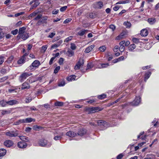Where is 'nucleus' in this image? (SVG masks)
I'll use <instances>...</instances> for the list:
<instances>
[{
    "label": "nucleus",
    "mask_w": 159,
    "mask_h": 159,
    "mask_svg": "<svg viewBox=\"0 0 159 159\" xmlns=\"http://www.w3.org/2000/svg\"><path fill=\"white\" fill-rule=\"evenodd\" d=\"M29 36V33L26 32L22 34V39L24 40L26 39Z\"/></svg>",
    "instance_id": "obj_17"
},
{
    "label": "nucleus",
    "mask_w": 159,
    "mask_h": 159,
    "mask_svg": "<svg viewBox=\"0 0 159 159\" xmlns=\"http://www.w3.org/2000/svg\"><path fill=\"white\" fill-rule=\"evenodd\" d=\"M151 74L150 72H148L145 75L144 81L146 82L147 80L149 78Z\"/></svg>",
    "instance_id": "obj_19"
},
{
    "label": "nucleus",
    "mask_w": 159,
    "mask_h": 159,
    "mask_svg": "<svg viewBox=\"0 0 159 159\" xmlns=\"http://www.w3.org/2000/svg\"><path fill=\"white\" fill-rule=\"evenodd\" d=\"M54 104L56 106L61 107L63 106L64 104V103L62 102L57 101Z\"/></svg>",
    "instance_id": "obj_28"
},
{
    "label": "nucleus",
    "mask_w": 159,
    "mask_h": 159,
    "mask_svg": "<svg viewBox=\"0 0 159 159\" xmlns=\"http://www.w3.org/2000/svg\"><path fill=\"white\" fill-rule=\"evenodd\" d=\"M132 41L134 43H138L140 42V39L137 38H133Z\"/></svg>",
    "instance_id": "obj_36"
},
{
    "label": "nucleus",
    "mask_w": 159,
    "mask_h": 159,
    "mask_svg": "<svg viewBox=\"0 0 159 159\" xmlns=\"http://www.w3.org/2000/svg\"><path fill=\"white\" fill-rule=\"evenodd\" d=\"M119 48V46H118L116 45L114 47L113 51L114 52H116L118 51Z\"/></svg>",
    "instance_id": "obj_56"
},
{
    "label": "nucleus",
    "mask_w": 159,
    "mask_h": 159,
    "mask_svg": "<svg viewBox=\"0 0 159 159\" xmlns=\"http://www.w3.org/2000/svg\"><path fill=\"white\" fill-rule=\"evenodd\" d=\"M33 128L34 130H38V129H42L43 127L37 125H35L33 126Z\"/></svg>",
    "instance_id": "obj_31"
},
{
    "label": "nucleus",
    "mask_w": 159,
    "mask_h": 159,
    "mask_svg": "<svg viewBox=\"0 0 159 159\" xmlns=\"http://www.w3.org/2000/svg\"><path fill=\"white\" fill-rule=\"evenodd\" d=\"M67 8V6H65L62 7L60 8V11L61 12H63V11H65L66 9Z\"/></svg>",
    "instance_id": "obj_40"
},
{
    "label": "nucleus",
    "mask_w": 159,
    "mask_h": 159,
    "mask_svg": "<svg viewBox=\"0 0 159 159\" xmlns=\"http://www.w3.org/2000/svg\"><path fill=\"white\" fill-rule=\"evenodd\" d=\"M84 64V61L83 59L82 58H80L79 61L75 66V69L76 70H79L81 66H83Z\"/></svg>",
    "instance_id": "obj_6"
},
{
    "label": "nucleus",
    "mask_w": 159,
    "mask_h": 159,
    "mask_svg": "<svg viewBox=\"0 0 159 159\" xmlns=\"http://www.w3.org/2000/svg\"><path fill=\"white\" fill-rule=\"evenodd\" d=\"M18 131L16 130L15 131H8L6 133V135L9 137H15L18 136Z\"/></svg>",
    "instance_id": "obj_5"
},
{
    "label": "nucleus",
    "mask_w": 159,
    "mask_h": 159,
    "mask_svg": "<svg viewBox=\"0 0 159 159\" xmlns=\"http://www.w3.org/2000/svg\"><path fill=\"white\" fill-rule=\"evenodd\" d=\"M66 54L69 57H71L74 55V52L71 50H69L67 52Z\"/></svg>",
    "instance_id": "obj_24"
},
{
    "label": "nucleus",
    "mask_w": 159,
    "mask_h": 159,
    "mask_svg": "<svg viewBox=\"0 0 159 159\" xmlns=\"http://www.w3.org/2000/svg\"><path fill=\"white\" fill-rule=\"evenodd\" d=\"M7 102L5 101L4 100H3L0 101V106L2 107H4L5 106L7 103Z\"/></svg>",
    "instance_id": "obj_34"
},
{
    "label": "nucleus",
    "mask_w": 159,
    "mask_h": 159,
    "mask_svg": "<svg viewBox=\"0 0 159 159\" xmlns=\"http://www.w3.org/2000/svg\"><path fill=\"white\" fill-rule=\"evenodd\" d=\"M86 130L83 129H80L78 133H76L77 135V136L78 135H79L80 136H82L84 134L86 133Z\"/></svg>",
    "instance_id": "obj_10"
},
{
    "label": "nucleus",
    "mask_w": 159,
    "mask_h": 159,
    "mask_svg": "<svg viewBox=\"0 0 159 159\" xmlns=\"http://www.w3.org/2000/svg\"><path fill=\"white\" fill-rule=\"evenodd\" d=\"M62 138L61 136H56L54 137V139L56 140L61 139Z\"/></svg>",
    "instance_id": "obj_53"
},
{
    "label": "nucleus",
    "mask_w": 159,
    "mask_h": 159,
    "mask_svg": "<svg viewBox=\"0 0 159 159\" xmlns=\"http://www.w3.org/2000/svg\"><path fill=\"white\" fill-rule=\"evenodd\" d=\"M55 34V33L53 32L51 33L48 36V37L50 38H52Z\"/></svg>",
    "instance_id": "obj_64"
},
{
    "label": "nucleus",
    "mask_w": 159,
    "mask_h": 159,
    "mask_svg": "<svg viewBox=\"0 0 159 159\" xmlns=\"http://www.w3.org/2000/svg\"><path fill=\"white\" fill-rule=\"evenodd\" d=\"M66 135L70 137H73L77 136L76 133H75L73 131H69L66 133Z\"/></svg>",
    "instance_id": "obj_12"
},
{
    "label": "nucleus",
    "mask_w": 159,
    "mask_h": 159,
    "mask_svg": "<svg viewBox=\"0 0 159 159\" xmlns=\"http://www.w3.org/2000/svg\"><path fill=\"white\" fill-rule=\"evenodd\" d=\"M72 20V19L70 18H67L63 22V23L66 24L70 22Z\"/></svg>",
    "instance_id": "obj_47"
},
{
    "label": "nucleus",
    "mask_w": 159,
    "mask_h": 159,
    "mask_svg": "<svg viewBox=\"0 0 159 159\" xmlns=\"http://www.w3.org/2000/svg\"><path fill=\"white\" fill-rule=\"evenodd\" d=\"M55 57H53L51 58L49 62V64L50 65H52L53 63V61L55 59Z\"/></svg>",
    "instance_id": "obj_58"
},
{
    "label": "nucleus",
    "mask_w": 159,
    "mask_h": 159,
    "mask_svg": "<svg viewBox=\"0 0 159 159\" xmlns=\"http://www.w3.org/2000/svg\"><path fill=\"white\" fill-rule=\"evenodd\" d=\"M39 144L40 146L42 147L47 146V147H50L51 145V144L48 143L47 141L44 139H41L39 140Z\"/></svg>",
    "instance_id": "obj_2"
},
{
    "label": "nucleus",
    "mask_w": 159,
    "mask_h": 159,
    "mask_svg": "<svg viewBox=\"0 0 159 159\" xmlns=\"http://www.w3.org/2000/svg\"><path fill=\"white\" fill-rule=\"evenodd\" d=\"M47 47L48 46L47 45H43L42 47V50H43L44 52L46 51V49H47Z\"/></svg>",
    "instance_id": "obj_54"
},
{
    "label": "nucleus",
    "mask_w": 159,
    "mask_h": 159,
    "mask_svg": "<svg viewBox=\"0 0 159 159\" xmlns=\"http://www.w3.org/2000/svg\"><path fill=\"white\" fill-rule=\"evenodd\" d=\"M30 88V84L29 83L25 82L22 84L21 89L22 90L24 89H28Z\"/></svg>",
    "instance_id": "obj_13"
},
{
    "label": "nucleus",
    "mask_w": 159,
    "mask_h": 159,
    "mask_svg": "<svg viewBox=\"0 0 159 159\" xmlns=\"http://www.w3.org/2000/svg\"><path fill=\"white\" fill-rule=\"evenodd\" d=\"M21 120L20 119L16 121H15V122L14 123V125H19L20 124H21Z\"/></svg>",
    "instance_id": "obj_44"
},
{
    "label": "nucleus",
    "mask_w": 159,
    "mask_h": 159,
    "mask_svg": "<svg viewBox=\"0 0 159 159\" xmlns=\"http://www.w3.org/2000/svg\"><path fill=\"white\" fill-rule=\"evenodd\" d=\"M136 48V46L134 44H132L129 45L128 47V50L130 51H132Z\"/></svg>",
    "instance_id": "obj_23"
},
{
    "label": "nucleus",
    "mask_w": 159,
    "mask_h": 159,
    "mask_svg": "<svg viewBox=\"0 0 159 159\" xmlns=\"http://www.w3.org/2000/svg\"><path fill=\"white\" fill-rule=\"evenodd\" d=\"M6 151L4 149H0V157L4 156L6 154Z\"/></svg>",
    "instance_id": "obj_21"
},
{
    "label": "nucleus",
    "mask_w": 159,
    "mask_h": 159,
    "mask_svg": "<svg viewBox=\"0 0 159 159\" xmlns=\"http://www.w3.org/2000/svg\"><path fill=\"white\" fill-rule=\"evenodd\" d=\"M27 144L23 141H20L18 143V147L20 148H24L27 146Z\"/></svg>",
    "instance_id": "obj_9"
},
{
    "label": "nucleus",
    "mask_w": 159,
    "mask_h": 159,
    "mask_svg": "<svg viewBox=\"0 0 159 159\" xmlns=\"http://www.w3.org/2000/svg\"><path fill=\"white\" fill-rule=\"evenodd\" d=\"M87 30H84L81 31L78 33V34L80 36H83L85 34V32Z\"/></svg>",
    "instance_id": "obj_42"
},
{
    "label": "nucleus",
    "mask_w": 159,
    "mask_h": 159,
    "mask_svg": "<svg viewBox=\"0 0 159 159\" xmlns=\"http://www.w3.org/2000/svg\"><path fill=\"white\" fill-rule=\"evenodd\" d=\"M41 64L40 61L38 60H35L30 66L29 69L30 70H34L35 68L38 67Z\"/></svg>",
    "instance_id": "obj_3"
},
{
    "label": "nucleus",
    "mask_w": 159,
    "mask_h": 159,
    "mask_svg": "<svg viewBox=\"0 0 159 159\" xmlns=\"http://www.w3.org/2000/svg\"><path fill=\"white\" fill-rule=\"evenodd\" d=\"M14 58V57L13 56H11L8 58L7 61L8 63H11L12 60Z\"/></svg>",
    "instance_id": "obj_39"
},
{
    "label": "nucleus",
    "mask_w": 159,
    "mask_h": 159,
    "mask_svg": "<svg viewBox=\"0 0 159 159\" xmlns=\"http://www.w3.org/2000/svg\"><path fill=\"white\" fill-rule=\"evenodd\" d=\"M4 57L3 56H0V65L2 64L4 61Z\"/></svg>",
    "instance_id": "obj_45"
},
{
    "label": "nucleus",
    "mask_w": 159,
    "mask_h": 159,
    "mask_svg": "<svg viewBox=\"0 0 159 159\" xmlns=\"http://www.w3.org/2000/svg\"><path fill=\"white\" fill-rule=\"evenodd\" d=\"M123 156V155L122 153H120L117 156L116 158L117 159H121Z\"/></svg>",
    "instance_id": "obj_59"
},
{
    "label": "nucleus",
    "mask_w": 159,
    "mask_h": 159,
    "mask_svg": "<svg viewBox=\"0 0 159 159\" xmlns=\"http://www.w3.org/2000/svg\"><path fill=\"white\" fill-rule=\"evenodd\" d=\"M31 130V128L29 127H26L25 129V131L27 132H30Z\"/></svg>",
    "instance_id": "obj_63"
},
{
    "label": "nucleus",
    "mask_w": 159,
    "mask_h": 159,
    "mask_svg": "<svg viewBox=\"0 0 159 159\" xmlns=\"http://www.w3.org/2000/svg\"><path fill=\"white\" fill-rule=\"evenodd\" d=\"M59 46V44H58L57 43L56 44H54L52 45L51 47V49L55 48H57Z\"/></svg>",
    "instance_id": "obj_50"
},
{
    "label": "nucleus",
    "mask_w": 159,
    "mask_h": 159,
    "mask_svg": "<svg viewBox=\"0 0 159 159\" xmlns=\"http://www.w3.org/2000/svg\"><path fill=\"white\" fill-rule=\"evenodd\" d=\"M38 14L37 12H36L35 11L33 12L32 13H31V14H30L29 16V17H32L35 16L37 14Z\"/></svg>",
    "instance_id": "obj_37"
},
{
    "label": "nucleus",
    "mask_w": 159,
    "mask_h": 159,
    "mask_svg": "<svg viewBox=\"0 0 159 159\" xmlns=\"http://www.w3.org/2000/svg\"><path fill=\"white\" fill-rule=\"evenodd\" d=\"M42 17V15H39L36 17L34 18V20H38L41 18Z\"/></svg>",
    "instance_id": "obj_61"
},
{
    "label": "nucleus",
    "mask_w": 159,
    "mask_h": 159,
    "mask_svg": "<svg viewBox=\"0 0 159 159\" xmlns=\"http://www.w3.org/2000/svg\"><path fill=\"white\" fill-rule=\"evenodd\" d=\"M6 103L8 105H12L17 103V101L15 100H12L7 102Z\"/></svg>",
    "instance_id": "obj_16"
},
{
    "label": "nucleus",
    "mask_w": 159,
    "mask_h": 159,
    "mask_svg": "<svg viewBox=\"0 0 159 159\" xmlns=\"http://www.w3.org/2000/svg\"><path fill=\"white\" fill-rule=\"evenodd\" d=\"M151 67V66H143L142 67V69L143 70H146L148 69Z\"/></svg>",
    "instance_id": "obj_62"
},
{
    "label": "nucleus",
    "mask_w": 159,
    "mask_h": 159,
    "mask_svg": "<svg viewBox=\"0 0 159 159\" xmlns=\"http://www.w3.org/2000/svg\"><path fill=\"white\" fill-rule=\"evenodd\" d=\"M32 75V73H28L27 72H24L22 73L19 77V80L21 82H22L25 80L27 77L30 76L31 75Z\"/></svg>",
    "instance_id": "obj_4"
},
{
    "label": "nucleus",
    "mask_w": 159,
    "mask_h": 159,
    "mask_svg": "<svg viewBox=\"0 0 159 159\" xmlns=\"http://www.w3.org/2000/svg\"><path fill=\"white\" fill-rule=\"evenodd\" d=\"M8 78V76H5L2 77V78L0 79V82H2L4 81L5 80H6Z\"/></svg>",
    "instance_id": "obj_43"
},
{
    "label": "nucleus",
    "mask_w": 159,
    "mask_h": 159,
    "mask_svg": "<svg viewBox=\"0 0 159 159\" xmlns=\"http://www.w3.org/2000/svg\"><path fill=\"white\" fill-rule=\"evenodd\" d=\"M106 94H102L101 95H98V99L101 100H102L106 98Z\"/></svg>",
    "instance_id": "obj_30"
},
{
    "label": "nucleus",
    "mask_w": 159,
    "mask_h": 159,
    "mask_svg": "<svg viewBox=\"0 0 159 159\" xmlns=\"http://www.w3.org/2000/svg\"><path fill=\"white\" fill-rule=\"evenodd\" d=\"M75 77L76 76L75 75H72L67 77V80L68 81H72L73 80H75Z\"/></svg>",
    "instance_id": "obj_26"
},
{
    "label": "nucleus",
    "mask_w": 159,
    "mask_h": 159,
    "mask_svg": "<svg viewBox=\"0 0 159 159\" xmlns=\"http://www.w3.org/2000/svg\"><path fill=\"white\" fill-rule=\"evenodd\" d=\"M109 66L108 63L102 64L101 66L99 67L100 68H104L107 67Z\"/></svg>",
    "instance_id": "obj_32"
},
{
    "label": "nucleus",
    "mask_w": 159,
    "mask_h": 159,
    "mask_svg": "<svg viewBox=\"0 0 159 159\" xmlns=\"http://www.w3.org/2000/svg\"><path fill=\"white\" fill-rule=\"evenodd\" d=\"M125 49V47L124 46H120L119 48L120 51L121 52H123L124 51Z\"/></svg>",
    "instance_id": "obj_60"
},
{
    "label": "nucleus",
    "mask_w": 159,
    "mask_h": 159,
    "mask_svg": "<svg viewBox=\"0 0 159 159\" xmlns=\"http://www.w3.org/2000/svg\"><path fill=\"white\" fill-rule=\"evenodd\" d=\"M19 137L20 139L23 142L24 141L25 142L29 141V140L28 139V138L27 137L24 136H19Z\"/></svg>",
    "instance_id": "obj_20"
},
{
    "label": "nucleus",
    "mask_w": 159,
    "mask_h": 159,
    "mask_svg": "<svg viewBox=\"0 0 159 159\" xmlns=\"http://www.w3.org/2000/svg\"><path fill=\"white\" fill-rule=\"evenodd\" d=\"M106 49V47L105 46H102L99 48V50L101 52H104Z\"/></svg>",
    "instance_id": "obj_35"
},
{
    "label": "nucleus",
    "mask_w": 159,
    "mask_h": 159,
    "mask_svg": "<svg viewBox=\"0 0 159 159\" xmlns=\"http://www.w3.org/2000/svg\"><path fill=\"white\" fill-rule=\"evenodd\" d=\"M125 34L124 32L121 33L119 35L116 37V39L119 40L123 38L124 36L125 35Z\"/></svg>",
    "instance_id": "obj_25"
},
{
    "label": "nucleus",
    "mask_w": 159,
    "mask_h": 159,
    "mask_svg": "<svg viewBox=\"0 0 159 159\" xmlns=\"http://www.w3.org/2000/svg\"><path fill=\"white\" fill-rule=\"evenodd\" d=\"M97 124L101 128L102 130H103L106 129L108 126L109 125L106 121L102 120H99L97 122Z\"/></svg>",
    "instance_id": "obj_1"
},
{
    "label": "nucleus",
    "mask_w": 159,
    "mask_h": 159,
    "mask_svg": "<svg viewBox=\"0 0 159 159\" xmlns=\"http://www.w3.org/2000/svg\"><path fill=\"white\" fill-rule=\"evenodd\" d=\"M109 28L114 31L116 29V26L113 24H111L109 26Z\"/></svg>",
    "instance_id": "obj_48"
},
{
    "label": "nucleus",
    "mask_w": 159,
    "mask_h": 159,
    "mask_svg": "<svg viewBox=\"0 0 159 159\" xmlns=\"http://www.w3.org/2000/svg\"><path fill=\"white\" fill-rule=\"evenodd\" d=\"M140 34L142 36L145 37L148 35V30L146 29H144L141 30Z\"/></svg>",
    "instance_id": "obj_14"
},
{
    "label": "nucleus",
    "mask_w": 159,
    "mask_h": 159,
    "mask_svg": "<svg viewBox=\"0 0 159 159\" xmlns=\"http://www.w3.org/2000/svg\"><path fill=\"white\" fill-rule=\"evenodd\" d=\"M156 20L155 18H149L148 20V22L150 25H153L155 23Z\"/></svg>",
    "instance_id": "obj_15"
},
{
    "label": "nucleus",
    "mask_w": 159,
    "mask_h": 159,
    "mask_svg": "<svg viewBox=\"0 0 159 159\" xmlns=\"http://www.w3.org/2000/svg\"><path fill=\"white\" fill-rule=\"evenodd\" d=\"M70 48L73 50H75L76 48V47L75 44L73 43H72L70 44Z\"/></svg>",
    "instance_id": "obj_38"
},
{
    "label": "nucleus",
    "mask_w": 159,
    "mask_h": 159,
    "mask_svg": "<svg viewBox=\"0 0 159 159\" xmlns=\"http://www.w3.org/2000/svg\"><path fill=\"white\" fill-rule=\"evenodd\" d=\"M4 145L7 147H10L13 145V143L12 141L8 140L4 142Z\"/></svg>",
    "instance_id": "obj_11"
},
{
    "label": "nucleus",
    "mask_w": 159,
    "mask_h": 159,
    "mask_svg": "<svg viewBox=\"0 0 159 159\" xmlns=\"http://www.w3.org/2000/svg\"><path fill=\"white\" fill-rule=\"evenodd\" d=\"M103 108L98 107H90V113H94L102 110Z\"/></svg>",
    "instance_id": "obj_7"
},
{
    "label": "nucleus",
    "mask_w": 159,
    "mask_h": 159,
    "mask_svg": "<svg viewBox=\"0 0 159 159\" xmlns=\"http://www.w3.org/2000/svg\"><path fill=\"white\" fill-rule=\"evenodd\" d=\"M65 82L64 81H61L58 84V86H62L65 85Z\"/></svg>",
    "instance_id": "obj_57"
},
{
    "label": "nucleus",
    "mask_w": 159,
    "mask_h": 159,
    "mask_svg": "<svg viewBox=\"0 0 159 159\" xmlns=\"http://www.w3.org/2000/svg\"><path fill=\"white\" fill-rule=\"evenodd\" d=\"M141 101V98L139 97H136L134 100L130 103L131 105L134 106H137L139 104Z\"/></svg>",
    "instance_id": "obj_8"
},
{
    "label": "nucleus",
    "mask_w": 159,
    "mask_h": 159,
    "mask_svg": "<svg viewBox=\"0 0 159 159\" xmlns=\"http://www.w3.org/2000/svg\"><path fill=\"white\" fill-rule=\"evenodd\" d=\"M24 14V12H20V13H18L16 14L15 15V17H17L19 16H20V15H23Z\"/></svg>",
    "instance_id": "obj_55"
},
{
    "label": "nucleus",
    "mask_w": 159,
    "mask_h": 159,
    "mask_svg": "<svg viewBox=\"0 0 159 159\" xmlns=\"http://www.w3.org/2000/svg\"><path fill=\"white\" fill-rule=\"evenodd\" d=\"M25 120L26 123H30L31 122L35 121V120L34 119H33L32 118H28L25 119Z\"/></svg>",
    "instance_id": "obj_27"
},
{
    "label": "nucleus",
    "mask_w": 159,
    "mask_h": 159,
    "mask_svg": "<svg viewBox=\"0 0 159 159\" xmlns=\"http://www.w3.org/2000/svg\"><path fill=\"white\" fill-rule=\"evenodd\" d=\"M64 61V59L62 57H61L59 59L58 61V63L59 64V65H61L63 64Z\"/></svg>",
    "instance_id": "obj_41"
},
{
    "label": "nucleus",
    "mask_w": 159,
    "mask_h": 159,
    "mask_svg": "<svg viewBox=\"0 0 159 159\" xmlns=\"http://www.w3.org/2000/svg\"><path fill=\"white\" fill-rule=\"evenodd\" d=\"M18 30L17 29H16L14 30H12L11 31V33L13 35L16 34L18 32Z\"/></svg>",
    "instance_id": "obj_52"
},
{
    "label": "nucleus",
    "mask_w": 159,
    "mask_h": 159,
    "mask_svg": "<svg viewBox=\"0 0 159 159\" xmlns=\"http://www.w3.org/2000/svg\"><path fill=\"white\" fill-rule=\"evenodd\" d=\"M7 70L6 69H2L0 71V73L2 74H4L7 73Z\"/></svg>",
    "instance_id": "obj_51"
},
{
    "label": "nucleus",
    "mask_w": 159,
    "mask_h": 159,
    "mask_svg": "<svg viewBox=\"0 0 159 159\" xmlns=\"http://www.w3.org/2000/svg\"><path fill=\"white\" fill-rule=\"evenodd\" d=\"M26 29V27H23L21 28H20L19 29V34H23L25 32V30Z\"/></svg>",
    "instance_id": "obj_18"
},
{
    "label": "nucleus",
    "mask_w": 159,
    "mask_h": 159,
    "mask_svg": "<svg viewBox=\"0 0 159 159\" xmlns=\"http://www.w3.org/2000/svg\"><path fill=\"white\" fill-rule=\"evenodd\" d=\"M32 100V99L30 98H25V102L26 103H29Z\"/></svg>",
    "instance_id": "obj_49"
},
{
    "label": "nucleus",
    "mask_w": 159,
    "mask_h": 159,
    "mask_svg": "<svg viewBox=\"0 0 159 159\" xmlns=\"http://www.w3.org/2000/svg\"><path fill=\"white\" fill-rule=\"evenodd\" d=\"M124 25L126 26L127 28H129L131 26V24L129 22H125L124 23Z\"/></svg>",
    "instance_id": "obj_29"
},
{
    "label": "nucleus",
    "mask_w": 159,
    "mask_h": 159,
    "mask_svg": "<svg viewBox=\"0 0 159 159\" xmlns=\"http://www.w3.org/2000/svg\"><path fill=\"white\" fill-rule=\"evenodd\" d=\"M97 5L98 8L101 9L103 6V3L101 2H99L97 3Z\"/></svg>",
    "instance_id": "obj_33"
},
{
    "label": "nucleus",
    "mask_w": 159,
    "mask_h": 159,
    "mask_svg": "<svg viewBox=\"0 0 159 159\" xmlns=\"http://www.w3.org/2000/svg\"><path fill=\"white\" fill-rule=\"evenodd\" d=\"M25 58H24L21 57L17 61V63L18 64H22L24 63L25 62Z\"/></svg>",
    "instance_id": "obj_22"
},
{
    "label": "nucleus",
    "mask_w": 159,
    "mask_h": 159,
    "mask_svg": "<svg viewBox=\"0 0 159 159\" xmlns=\"http://www.w3.org/2000/svg\"><path fill=\"white\" fill-rule=\"evenodd\" d=\"M60 66H58L56 67L54 70V73L55 74L57 73L60 69Z\"/></svg>",
    "instance_id": "obj_46"
}]
</instances>
